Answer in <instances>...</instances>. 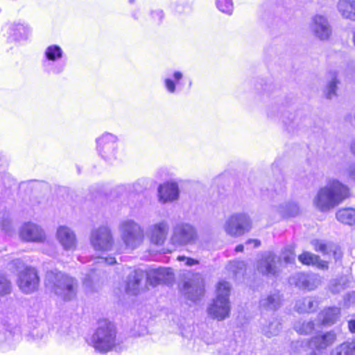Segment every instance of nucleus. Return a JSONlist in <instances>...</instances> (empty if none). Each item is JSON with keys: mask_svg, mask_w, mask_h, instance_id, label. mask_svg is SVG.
<instances>
[{"mask_svg": "<svg viewBox=\"0 0 355 355\" xmlns=\"http://www.w3.org/2000/svg\"><path fill=\"white\" fill-rule=\"evenodd\" d=\"M349 196L348 186L336 178L328 179L313 199V207L319 211L327 213L338 207Z\"/></svg>", "mask_w": 355, "mask_h": 355, "instance_id": "obj_1", "label": "nucleus"}, {"mask_svg": "<svg viewBox=\"0 0 355 355\" xmlns=\"http://www.w3.org/2000/svg\"><path fill=\"white\" fill-rule=\"evenodd\" d=\"M146 279V282L151 286L159 284H169L173 281L174 275L172 270L168 268H158L153 269L149 272L137 269L130 272L127 282L126 291L136 295L139 291L141 282Z\"/></svg>", "mask_w": 355, "mask_h": 355, "instance_id": "obj_2", "label": "nucleus"}, {"mask_svg": "<svg viewBox=\"0 0 355 355\" xmlns=\"http://www.w3.org/2000/svg\"><path fill=\"white\" fill-rule=\"evenodd\" d=\"M119 344L115 325L107 320H99L91 337V345L95 350L107 353L115 349Z\"/></svg>", "mask_w": 355, "mask_h": 355, "instance_id": "obj_3", "label": "nucleus"}, {"mask_svg": "<svg viewBox=\"0 0 355 355\" xmlns=\"http://www.w3.org/2000/svg\"><path fill=\"white\" fill-rule=\"evenodd\" d=\"M45 284L53 291L56 295L64 301L72 300L76 295L77 281L61 272H48Z\"/></svg>", "mask_w": 355, "mask_h": 355, "instance_id": "obj_4", "label": "nucleus"}, {"mask_svg": "<svg viewBox=\"0 0 355 355\" xmlns=\"http://www.w3.org/2000/svg\"><path fill=\"white\" fill-rule=\"evenodd\" d=\"M64 56V52L60 46L55 44L47 46L41 62L44 72L49 75L61 74L67 66Z\"/></svg>", "mask_w": 355, "mask_h": 355, "instance_id": "obj_5", "label": "nucleus"}, {"mask_svg": "<svg viewBox=\"0 0 355 355\" xmlns=\"http://www.w3.org/2000/svg\"><path fill=\"white\" fill-rule=\"evenodd\" d=\"M230 285L227 282H220L216 289V297L207 309L208 314L219 321L228 318L230 313L229 295Z\"/></svg>", "mask_w": 355, "mask_h": 355, "instance_id": "obj_6", "label": "nucleus"}, {"mask_svg": "<svg viewBox=\"0 0 355 355\" xmlns=\"http://www.w3.org/2000/svg\"><path fill=\"white\" fill-rule=\"evenodd\" d=\"M121 239L128 250H133L143 243L144 230L141 225L132 219H124L119 225Z\"/></svg>", "mask_w": 355, "mask_h": 355, "instance_id": "obj_7", "label": "nucleus"}, {"mask_svg": "<svg viewBox=\"0 0 355 355\" xmlns=\"http://www.w3.org/2000/svg\"><path fill=\"white\" fill-rule=\"evenodd\" d=\"M95 261L92 263V268L89 273L85 274L83 278V285L90 291H95L100 284H103L107 278L105 271L103 270L104 266L106 264L112 265L116 263V259L112 257H98L94 259Z\"/></svg>", "mask_w": 355, "mask_h": 355, "instance_id": "obj_8", "label": "nucleus"}, {"mask_svg": "<svg viewBox=\"0 0 355 355\" xmlns=\"http://www.w3.org/2000/svg\"><path fill=\"white\" fill-rule=\"evenodd\" d=\"M90 243L96 252L111 250L114 245V238L110 227L103 225L94 229L91 232Z\"/></svg>", "mask_w": 355, "mask_h": 355, "instance_id": "obj_9", "label": "nucleus"}, {"mask_svg": "<svg viewBox=\"0 0 355 355\" xmlns=\"http://www.w3.org/2000/svg\"><path fill=\"white\" fill-rule=\"evenodd\" d=\"M281 258L272 252L262 254L257 263V270L268 279H276L281 272Z\"/></svg>", "mask_w": 355, "mask_h": 355, "instance_id": "obj_10", "label": "nucleus"}, {"mask_svg": "<svg viewBox=\"0 0 355 355\" xmlns=\"http://www.w3.org/2000/svg\"><path fill=\"white\" fill-rule=\"evenodd\" d=\"M97 150L106 162H112L116 157L118 138L116 135L105 132L96 139Z\"/></svg>", "mask_w": 355, "mask_h": 355, "instance_id": "obj_11", "label": "nucleus"}, {"mask_svg": "<svg viewBox=\"0 0 355 355\" xmlns=\"http://www.w3.org/2000/svg\"><path fill=\"white\" fill-rule=\"evenodd\" d=\"M224 228L231 236H241L250 230L251 220L246 214H234L227 220Z\"/></svg>", "mask_w": 355, "mask_h": 355, "instance_id": "obj_12", "label": "nucleus"}, {"mask_svg": "<svg viewBox=\"0 0 355 355\" xmlns=\"http://www.w3.org/2000/svg\"><path fill=\"white\" fill-rule=\"evenodd\" d=\"M197 239L196 229L188 223L177 224L173 230L171 238V243L175 245H185L193 243Z\"/></svg>", "mask_w": 355, "mask_h": 355, "instance_id": "obj_13", "label": "nucleus"}, {"mask_svg": "<svg viewBox=\"0 0 355 355\" xmlns=\"http://www.w3.org/2000/svg\"><path fill=\"white\" fill-rule=\"evenodd\" d=\"M40 279L34 268L26 267L18 275L17 284L24 293H31L37 290Z\"/></svg>", "mask_w": 355, "mask_h": 355, "instance_id": "obj_14", "label": "nucleus"}, {"mask_svg": "<svg viewBox=\"0 0 355 355\" xmlns=\"http://www.w3.org/2000/svg\"><path fill=\"white\" fill-rule=\"evenodd\" d=\"M289 283L303 290L313 291L320 285V279L315 274L299 272L290 277Z\"/></svg>", "mask_w": 355, "mask_h": 355, "instance_id": "obj_15", "label": "nucleus"}, {"mask_svg": "<svg viewBox=\"0 0 355 355\" xmlns=\"http://www.w3.org/2000/svg\"><path fill=\"white\" fill-rule=\"evenodd\" d=\"M19 236L22 240L32 242H43L46 238L42 228L31 222L26 223L21 226Z\"/></svg>", "mask_w": 355, "mask_h": 355, "instance_id": "obj_16", "label": "nucleus"}, {"mask_svg": "<svg viewBox=\"0 0 355 355\" xmlns=\"http://www.w3.org/2000/svg\"><path fill=\"white\" fill-rule=\"evenodd\" d=\"M7 33L9 40L19 42L28 40L31 28L24 22H12L8 24Z\"/></svg>", "mask_w": 355, "mask_h": 355, "instance_id": "obj_17", "label": "nucleus"}, {"mask_svg": "<svg viewBox=\"0 0 355 355\" xmlns=\"http://www.w3.org/2000/svg\"><path fill=\"white\" fill-rule=\"evenodd\" d=\"M310 27L315 36L321 40H327L331 33L327 17L322 15H316L313 17Z\"/></svg>", "mask_w": 355, "mask_h": 355, "instance_id": "obj_18", "label": "nucleus"}, {"mask_svg": "<svg viewBox=\"0 0 355 355\" xmlns=\"http://www.w3.org/2000/svg\"><path fill=\"white\" fill-rule=\"evenodd\" d=\"M182 292L188 300L193 302H197L204 294L202 280L197 278L196 279L185 282L183 285Z\"/></svg>", "mask_w": 355, "mask_h": 355, "instance_id": "obj_19", "label": "nucleus"}, {"mask_svg": "<svg viewBox=\"0 0 355 355\" xmlns=\"http://www.w3.org/2000/svg\"><path fill=\"white\" fill-rule=\"evenodd\" d=\"M169 226L166 220L153 224L148 227L150 241L156 245L164 244L168 234Z\"/></svg>", "mask_w": 355, "mask_h": 355, "instance_id": "obj_20", "label": "nucleus"}, {"mask_svg": "<svg viewBox=\"0 0 355 355\" xmlns=\"http://www.w3.org/2000/svg\"><path fill=\"white\" fill-rule=\"evenodd\" d=\"M57 239L65 250H73L76 247V236L69 227L62 225L57 230Z\"/></svg>", "mask_w": 355, "mask_h": 355, "instance_id": "obj_21", "label": "nucleus"}, {"mask_svg": "<svg viewBox=\"0 0 355 355\" xmlns=\"http://www.w3.org/2000/svg\"><path fill=\"white\" fill-rule=\"evenodd\" d=\"M179 187L175 182H167L158 187V198L162 203L171 202L179 197Z\"/></svg>", "mask_w": 355, "mask_h": 355, "instance_id": "obj_22", "label": "nucleus"}, {"mask_svg": "<svg viewBox=\"0 0 355 355\" xmlns=\"http://www.w3.org/2000/svg\"><path fill=\"white\" fill-rule=\"evenodd\" d=\"M311 245L315 251L321 252L323 255L333 256L336 261L341 257L340 248L332 243L313 239L311 241Z\"/></svg>", "mask_w": 355, "mask_h": 355, "instance_id": "obj_23", "label": "nucleus"}, {"mask_svg": "<svg viewBox=\"0 0 355 355\" xmlns=\"http://www.w3.org/2000/svg\"><path fill=\"white\" fill-rule=\"evenodd\" d=\"M336 340V334L332 331L318 334L309 340L311 349H315L318 351L326 349L332 345Z\"/></svg>", "mask_w": 355, "mask_h": 355, "instance_id": "obj_24", "label": "nucleus"}, {"mask_svg": "<svg viewBox=\"0 0 355 355\" xmlns=\"http://www.w3.org/2000/svg\"><path fill=\"white\" fill-rule=\"evenodd\" d=\"M183 76V73L181 71H173L164 78V87L167 93L169 94L178 93Z\"/></svg>", "mask_w": 355, "mask_h": 355, "instance_id": "obj_25", "label": "nucleus"}, {"mask_svg": "<svg viewBox=\"0 0 355 355\" xmlns=\"http://www.w3.org/2000/svg\"><path fill=\"white\" fill-rule=\"evenodd\" d=\"M260 307L264 310L275 311L282 304V295L277 290L270 291L266 296L260 300Z\"/></svg>", "mask_w": 355, "mask_h": 355, "instance_id": "obj_26", "label": "nucleus"}, {"mask_svg": "<svg viewBox=\"0 0 355 355\" xmlns=\"http://www.w3.org/2000/svg\"><path fill=\"white\" fill-rule=\"evenodd\" d=\"M340 313V308L336 306L328 307L318 314V320L322 324L330 326L337 321Z\"/></svg>", "mask_w": 355, "mask_h": 355, "instance_id": "obj_27", "label": "nucleus"}, {"mask_svg": "<svg viewBox=\"0 0 355 355\" xmlns=\"http://www.w3.org/2000/svg\"><path fill=\"white\" fill-rule=\"evenodd\" d=\"M337 9L343 18L355 21V0H339Z\"/></svg>", "mask_w": 355, "mask_h": 355, "instance_id": "obj_28", "label": "nucleus"}, {"mask_svg": "<svg viewBox=\"0 0 355 355\" xmlns=\"http://www.w3.org/2000/svg\"><path fill=\"white\" fill-rule=\"evenodd\" d=\"M299 261L304 265H311L317 268L326 270L328 268V263L322 261L320 257L309 252H304L298 257Z\"/></svg>", "mask_w": 355, "mask_h": 355, "instance_id": "obj_29", "label": "nucleus"}, {"mask_svg": "<svg viewBox=\"0 0 355 355\" xmlns=\"http://www.w3.org/2000/svg\"><path fill=\"white\" fill-rule=\"evenodd\" d=\"M318 306V302L312 297H307L298 300L295 306L297 312L300 313L313 311Z\"/></svg>", "mask_w": 355, "mask_h": 355, "instance_id": "obj_30", "label": "nucleus"}, {"mask_svg": "<svg viewBox=\"0 0 355 355\" xmlns=\"http://www.w3.org/2000/svg\"><path fill=\"white\" fill-rule=\"evenodd\" d=\"M336 217L338 221L343 224L353 225L355 224V209H339L336 214Z\"/></svg>", "mask_w": 355, "mask_h": 355, "instance_id": "obj_31", "label": "nucleus"}, {"mask_svg": "<svg viewBox=\"0 0 355 355\" xmlns=\"http://www.w3.org/2000/svg\"><path fill=\"white\" fill-rule=\"evenodd\" d=\"M277 211L283 218L295 216L299 212V207L295 202H285L279 206Z\"/></svg>", "mask_w": 355, "mask_h": 355, "instance_id": "obj_32", "label": "nucleus"}, {"mask_svg": "<svg viewBox=\"0 0 355 355\" xmlns=\"http://www.w3.org/2000/svg\"><path fill=\"white\" fill-rule=\"evenodd\" d=\"M311 349L309 340L293 341L291 344V353L293 355H302Z\"/></svg>", "mask_w": 355, "mask_h": 355, "instance_id": "obj_33", "label": "nucleus"}, {"mask_svg": "<svg viewBox=\"0 0 355 355\" xmlns=\"http://www.w3.org/2000/svg\"><path fill=\"white\" fill-rule=\"evenodd\" d=\"M331 355H355V340L340 345L331 352Z\"/></svg>", "mask_w": 355, "mask_h": 355, "instance_id": "obj_34", "label": "nucleus"}, {"mask_svg": "<svg viewBox=\"0 0 355 355\" xmlns=\"http://www.w3.org/2000/svg\"><path fill=\"white\" fill-rule=\"evenodd\" d=\"M282 329V324L277 319H273L268 325L262 329L263 334L268 338L277 336Z\"/></svg>", "mask_w": 355, "mask_h": 355, "instance_id": "obj_35", "label": "nucleus"}, {"mask_svg": "<svg viewBox=\"0 0 355 355\" xmlns=\"http://www.w3.org/2000/svg\"><path fill=\"white\" fill-rule=\"evenodd\" d=\"M315 327V324L313 321L299 320L294 324V329L300 334H311Z\"/></svg>", "mask_w": 355, "mask_h": 355, "instance_id": "obj_36", "label": "nucleus"}, {"mask_svg": "<svg viewBox=\"0 0 355 355\" xmlns=\"http://www.w3.org/2000/svg\"><path fill=\"white\" fill-rule=\"evenodd\" d=\"M329 74L331 78V80L329 82L324 93L327 98L331 99L336 95V92L338 81L337 80V73L336 72H330Z\"/></svg>", "mask_w": 355, "mask_h": 355, "instance_id": "obj_37", "label": "nucleus"}, {"mask_svg": "<svg viewBox=\"0 0 355 355\" xmlns=\"http://www.w3.org/2000/svg\"><path fill=\"white\" fill-rule=\"evenodd\" d=\"M216 6L219 11L227 15H232L234 10L232 0H216Z\"/></svg>", "mask_w": 355, "mask_h": 355, "instance_id": "obj_38", "label": "nucleus"}, {"mask_svg": "<svg viewBox=\"0 0 355 355\" xmlns=\"http://www.w3.org/2000/svg\"><path fill=\"white\" fill-rule=\"evenodd\" d=\"M346 287V278L341 277L340 279H335L329 283V290L332 293H338Z\"/></svg>", "mask_w": 355, "mask_h": 355, "instance_id": "obj_39", "label": "nucleus"}, {"mask_svg": "<svg viewBox=\"0 0 355 355\" xmlns=\"http://www.w3.org/2000/svg\"><path fill=\"white\" fill-rule=\"evenodd\" d=\"M284 261L286 263H291L295 259V254L292 247L285 248L282 252Z\"/></svg>", "mask_w": 355, "mask_h": 355, "instance_id": "obj_40", "label": "nucleus"}, {"mask_svg": "<svg viewBox=\"0 0 355 355\" xmlns=\"http://www.w3.org/2000/svg\"><path fill=\"white\" fill-rule=\"evenodd\" d=\"M10 283L4 276L0 277V295H6L10 293Z\"/></svg>", "mask_w": 355, "mask_h": 355, "instance_id": "obj_41", "label": "nucleus"}, {"mask_svg": "<svg viewBox=\"0 0 355 355\" xmlns=\"http://www.w3.org/2000/svg\"><path fill=\"white\" fill-rule=\"evenodd\" d=\"M343 175L355 182V162L349 164L346 169H345Z\"/></svg>", "mask_w": 355, "mask_h": 355, "instance_id": "obj_42", "label": "nucleus"}, {"mask_svg": "<svg viewBox=\"0 0 355 355\" xmlns=\"http://www.w3.org/2000/svg\"><path fill=\"white\" fill-rule=\"evenodd\" d=\"M151 17L155 24H160L164 18V12L162 10H155L151 12Z\"/></svg>", "mask_w": 355, "mask_h": 355, "instance_id": "obj_43", "label": "nucleus"}, {"mask_svg": "<svg viewBox=\"0 0 355 355\" xmlns=\"http://www.w3.org/2000/svg\"><path fill=\"white\" fill-rule=\"evenodd\" d=\"M177 259L180 261H186V265L188 266H192L199 263L198 260L189 257H186L185 256H179L178 257Z\"/></svg>", "mask_w": 355, "mask_h": 355, "instance_id": "obj_44", "label": "nucleus"}, {"mask_svg": "<svg viewBox=\"0 0 355 355\" xmlns=\"http://www.w3.org/2000/svg\"><path fill=\"white\" fill-rule=\"evenodd\" d=\"M296 121H297V119L291 118L290 116L288 117V119L286 120H285L284 118L283 119V122L285 123L286 125L288 126V128H289L290 127L291 128L294 127L295 124L296 123Z\"/></svg>", "mask_w": 355, "mask_h": 355, "instance_id": "obj_45", "label": "nucleus"}, {"mask_svg": "<svg viewBox=\"0 0 355 355\" xmlns=\"http://www.w3.org/2000/svg\"><path fill=\"white\" fill-rule=\"evenodd\" d=\"M251 244H253V248H257L258 246L260 245V241L257 239H248L246 242H245V245L247 246L251 245Z\"/></svg>", "mask_w": 355, "mask_h": 355, "instance_id": "obj_46", "label": "nucleus"}, {"mask_svg": "<svg viewBox=\"0 0 355 355\" xmlns=\"http://www.w3.org/2000/svg\"><path fill=\"white\" fill-rule=\"evenodd\" d=\"M348 327L352 333L355 334V320H351L348 322Z\"/></svg>", "mask_w": 355, "mask_h": 355, "instance_id": "obj_47", "label": "nucleus"}, {"mask_svg": "<svg viewBox=\"0 0 355 355\" xmlns=\"http://www.w3.org/2000/svg\"><path fill=\"white\" fill-rule=\"evenodd\" d=\"M240 266H243V263L235 261L230 262V264H229V266L231 268L232 267L241 268Z\"/></svg>", "mask_w": 355, "mask_h": 355, "instance_id": "obj_48", "label": "nucleus"}, {"mask_svg": "<svg viewBox=\"0 0 355 355\" xmlns=\"http://www.w3.org/2000/svg\"><path fill=\"white\" fill-rule=\"evenodd\" d=\"M12 264L17 268H19L24 265L23 261L20 259L14 260Z\"/></svg>", "mask_w": 355, "mask_h": 355, "instance_id": "obj_49", "label": "nucleus"}, {"mask_svg": "<svg viewBox=\"0 0 355 355\" xmlns=\"http://www.w3.org/2000/svg\"><path fill=\"white\" fill-rule=\"evenodd\" d=\"M306 355H320L319 351L315 349H309L308 352H306Z\"/></svg>", "mask_w": 355, "mask_h": 355, "instance_id": "obj_50", "label": "nucleus"}, {"mask_svg": "<svg viewBox=\"0 0 355 355\" xmlns=\"http://www.w3.org/2000/svg\"><path fill=\"white\" fill-rule=\"evenodd\" d=\"M243 249H244V246L242 244H240V245H238L236 248H235V251L236 252H241L243 251Z\"/></svg>", "mask_w": 355, "mask_h": 355, "instance_id": "obj_51", "label": "nucleus"}, {"mask_svg": "<svg viewBox=\"0 0 355 355\" xmlns=\"http://www.w3.org/2000/svg\"><path fill=\"white\" fill-rule=\"evenodd\" d=\"M350 148L352 153L355 156V139L352 142Z\"/></svg>", "mask_w": 355, "mask_h": 355, "instance_id": "obj_52", "label": "nucleus"}, {"mask_svg": "<svg viewBox=\"0 0 355 355\" xmlns=\"http://www.w3.org/2000/svg\"><path fill=\"white\" fill-rule=\"evenodd\" d=\"M146 333H147L146 327L145 326H143L141 331L138 332L137 335L141 336V335H144Z\"/></svg>", "mask_w": 355, "mask_h": 355, "instance_id": "obj_53", "label": "nucleus"}, {"mask_svg": "<svg viewBox=\"0 0 355 355\" xmlns=\"http://www.w3.org/2000/svg\"><path fill=\"white\" fill-rule=\"evenodd\" d=\"M175 10H176L177 12H178L180 13L184 12V10L182 9V8H180L178 6L176 7Z\"/></svg>", "mask_w": 355, "mask_h": 355, "instance_id": "obj_54", "label": "nucleus"}, {"mask_svg": "<svg viewBox=\"0 0 355 355\" xmlns=\"http://www.w3.org/2000/svg\"><path fill=\"white\" fill-rule=\"evenodd\" d=\"M353 43L355 46V30L353 31Z\"/></svg>", "mask_w": 355, "mask_h": 355, "instance_id": "obj_55", "label": "nucleus"}, {"mask_svg": "<svg viewBox=\"0 0 355 355\" xmlns=\"http://www.w3.org/2000/svg\"><path fill=\"white\" fill-rule=\"evenodd\" d=\"M132 17L135 19H138V17L137 16V12H135L132 13Z\"/></svg>", "mask_w": 355, "mask_h": 355, "instance_id": "obj_56", "label": "nucleus"}, {"mask_svg": "<svg viewBox=\"0 0 355 355\" xmlns=\"http://www.w3.org/2000/svg\"><path fill=\"white\" fill-rule=\"evenodd\" d=\"M84 259V257H78V260L80 261V262H85V261L83 260Z\"/></svg>", "mask_w": 355, "mask_h": 355, "instance_id": "obj_57", "label": "nucleus"}, {"mask_svg": "<svg viewBox=\"0 0 355 355\" xmlns=\"http://www.w3.org/2000/svg\"><path fill=\"white\" fill-rule=\"evenodd\" d=\"M8 178H8V176H6V175L4 176V178H3V184L4 185H6L5 180H7V179H8Z\"/></svg>", "mask_w": 355, "mask_h": 355, "instance_id": "obj_58", "label": "nucleus"}, {"mask_svg": "<svg viewBox=\"0 0 355 355\" xmlns=\"http://www.w3.org/2000/svg\"><path fill=\"white\" fill-rule=\"evenodd\" d=\"M128 2L131 4H132L135 2V0H128Z\"/></svg>", "mask_w": 355, "mask_h": 355, "instance_id": "obj_59", "label": "nucleus"}, {"mask_svg": "<svg viewBox=\"0 0 355 355\" xmlns=\"http://www.w3.org/2000/svg\"><path fill=\"white\" fill-rule=\"evenodd\" d=\"M239 355H243V354H240Z\"/></svg>", "mask_w": 355, "mask_h": 355, "instance_id": "obj_60", "label": "nucleus"}]
</instances>
